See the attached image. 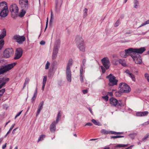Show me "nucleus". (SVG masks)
<instances>
[{
  "label": "nucleus",
  "instance_id": "1",
  "mask_svg": "<svg viewBox=\"0 0 149 149\" xmlns=\"http://www.w3.org/2000/svg\"><path fill=\"white\" fill-rule=\"evenodd\" d=\"M76 42L79 50L83 52H84L86 46L83 38L80 36H77L76 38Z\"/></svg>",
  "mask_w": 149,
  "mask_h": 149
},
{
  "label": "nucleus",
  "instance_id": "6",
  "mask_svg": "<svg viewBox=\"0 0 149 149\" xmlns=\"http://www.w3.org/2000/svg\"><path fill=\"white\" fill-rule=\"evenodd\" d=\"M106 78L108 79L109 81V86H113L114 85H116L117 84L118 80L116 79V77L113 74H111L106 77Z\"/></svg>",
  "mask_w": 149,
  "mask_h": 149
},
{
  "label": "nucleus",
  "instance_id": "62",
  "mask_svg": "<svg viewBox=\"0 0 149 149\" xmlns=\"http://www.w3.org/2000/svg\"><path fill=\"white\" fill-rule=\"evenodd\" d=\"M37 88L36 87V90H35V92L34 93V95L37 96Z\"/></svg>",
  "mask_w": 149,
  "mask_h": 149
},
{
  "label": "nucleus",
  "instance_id": "55",
  "mask_svg": "<svg viewBox=\"0 0 149 149\" xmlns=\"http://www.w3.org/2000/svg\"><path fill=\"white\" fill-rule=\"evenodd\" d=\"M88 92V90L85 89L82 90V92L84 94H85L87 93Z\"/></svg>",
  "mask_w": 149,
  "mask_h": 149
},
{
  "label": "nucleus",
  "instance_id": "2",
  "mask_svg": "<svg viewBox=\"0 0 149 149\" xmlns=\"http://www.w3.org/2000/svg\"><path fill=\"white\" fill-rule=\"evenodd\" d=\"M118 89L119 90V91L118 93H128L131 90L130 86L127 84L123 82L120 83L119 84Z\"/></svg>",
  "mask_w": 149,
  "mask_h": 149
},
{
  "label": "nucleus",
  "instance_id": "63",
  "mask_svg": "<svg viewBox=\"0 0 149 149\" xmlns=\"http://www.w3.org/2000/svg\"><path fill=\"white\" fill-rule=\"evenodd\" d=\"M108 94L110 96L112 97L113 96V94L112 92H108Z\"/></svg>",
  "mask_w": 149,
  "mask_h": 149
},
{
  "label": "nucleus",
  "instance_id": "31",
  "mask_svg": "<svg viewBox=\"0 0 149 149\" xmlns=\"http://www.w3.org/2000/svg\"><path fill=\"white\" fill-rule=\"evenodd\" d=\"M134 7L135 8H137L138 5L139 4V1L137 0H134Z\"/></svg>",
  "mask_w": 149,
  "mask_h": 149
},
{
  "label": "nucleus",
  "instance_id": "40",
  "mask_svg": "<svg viewBox=\"0 0 149 149\" xmlns=\"http://www.w3.org/2000/svg\"><path fill=\"white\" fill-rule=\"evenodd\" d=\"M136 135V133L131 134H129V136H130L131 138L132 139L134 138L135 136Z\"/></svg>",
  "mask_w": 149,
  "mask_h": 149
},
{
  "label": "nucleus",
  "instance_id": "60",
  "mask_svg": "<svg viewBox=\"0 0 149 149\" xmlns=\"http://www.w3.org/2000/svg\"><path fill=\"white\" fill-rule=\"evenodd\" d=\"M125 73H126V74H130V73L129 70L128 69L126 70L125 71Z\"/></svg>",
  "mask_w": 149,
  "mask_h": 149
},
{
  "label": "nucleus",
  "instance_id": "58",
  "mask_svg": "<svg viewBox=\"0 0 149 149\" xmlns=\"http://www.w3.org/2000/svg\"><path fill=\"white\" fill-rule=\"evenodd\" d=\"M52 17H53L52 12V11L51 13V19H50V22H49V24H51L52 22Z\"/></svg>",
  "mask_w": 149,
  "mask_h": 149
},
{
  "label": "nucleus",
  "instance_id": "11",
  "mask_svg": "<svg viewBox=\"0 0 149 149\" xmlns=\"http://www.w3.org/2000/svg\"><path fill=\"white\" fill-rule=\"evenodd\" d=\"M131 57L135 61V63L137 64H140L142 63V59L141 56L139 54L130 55Z\"/></svg>",
  "mask_w": 149,
  "mask_h": 149
},
{
  "label": "nucleus",
  "instance_id": "64",
  "mask_svg": "<svg viewBox=\"0 0 149 149\" xmlns=\"http://www.w3.org/2000/svg\"><path fill=\"white\" fill-rule=\"evenodd\" d=\"M45 84H43L42 83V90L43 91H44V88H45Z\"/></svg>",
  "mask_w": 149,
  "mask_h": 149
},
{
  "label": "nucleus",
  "instance_id": "9",
  "mask_svg": "<svg viewBox=\"0 0 149 149\" xmlns=\"http://www.w3.org/2000/svg\"><path fill=\"white\" fill-rule=\"evenodd\" d=\"M60 40H58L57 43L54 46L52 57V58L53 60L55 59L57 57L58 50V47L60 46Z\"/></svg>",
  "mask_w": 149,
  "mask_h": 149
},
{
  "label": "nucleus",
  "instance_id": "28",
  "mask_svg": "<svg viewBox=\"0 0 149 149\" xmlns=\"http://www.w3.org/2000/svg\"><path fill=\"white\" fill-rule=\"evenodd\" d=\"M149 137V134H147L144 137L141 139V142L145 141H146L147 139Z\"/></svg>",
  "mask_w": 149,
  "mask_h": 149
},
{
  "label": "nucleus",
  "instance_id": "41",
  "mask_svg": "<svg viewBox=\"0 0 149 149\" xmlns=\"http://www.w3.org/2000/svg\"><path fill=\"white\" fill-rule=\"evenodd\" d=\"M50 64V63L49 62V61H47L45 65V69H46L47 70L49 69Z\"/></svg>",
  "mask_w": 149,
  "mask_h": 149
},
{
  "label": "nucleus",
  "instance_id": "49",
  "mask_svg": "<svg viewBox=\"0 0 149 149\" xmlns=\"http://www.w3.org/2000/svg\"><path fill=\"white\" fill-rule=\"evenodd\" d=\"M141 112H138L136 113V115L137 116H142Z\"/></svg>",
  "mask_w": 149,
  "mask_h": 149
},
{
  "label": "nucleus",
  "instance_id": "61",
  "mask_svg": "<svg viewBox=\"0 0 149 149\" xmlns=\"http://www.w3.org/2000/svg\"><path fill=\"white\" fill-rule=\"evenodd\" d=\"M15 125V124H14L12 125L11 127H10V129H9L10 131H11L13 129Z\"/></svg>",
  "mask_w": 149,
  "mask_h": 149
},
{
  "label": "nucleus",
  "instance_id": "27",
  "mask_svg": "<svg viewBox=\"0 0 149 149\" xmlns=\"http://www.w3.org/2000/svg\"><path fill=\"white\" fill-rule=\"evenodd\" d=\"M91 121L95 125L98 126H101V125L100 123L97 121L95 119H93L91 120Z\"/></svg>",
  "mask_w": 149,
  "mask_h": 149
},
{
  "label": "nucleus",
  "instance_id": "18",
  "mask_svg": "<svg viewBox=\"0 0 149 149\" xmlns=\"http://www.w3.org/2000/svg\"><path fill=\"white\" fill-rule=\"evenodd\" d=\"M50 130L51 132H54L56 130V123L54 121L53 122L50 126Z\"/></svg>",
  "mask_w": 149,
  "mask_h": 149
},
{
  "label": "nucleus",
  "instance_id": "36",
  "mask_svg": "<svg viewBox=\"0 0 149 149\" xmlns=\"http://www.w3.org/2000/svg\"><path fill=\"white\" fill-rule=\"evenodd\" d=\"M149 24V20H148L146 22H144L142 23L141 25L139 27H140L141 26H144L146 24Z\"/></svg>",
  "mask_w": 149,
  "mask_h": 149
},
{
  "label": "nucleus",
  "instance_id": "21",
  "mask_svg": "<svg viewBox=\"0 0 149 149\" xmlns=\"http://www.w3.org/2000/svg\"><path fill=\"white\" fill-rule=\"evenodd\" d=\"M125 53L127 54L131 53H133V55H134V54H135L134 48H130L128 49H125Z\"/></svg>",
  "mask_w": 149,
  "mask_h": 149
},
{
  "label": "nucleus",
  "instance_id": "17",
  "mask_svg": "<svg viewBox=\"0 0 149 149\" xmlns=\"http://www.w3.org/2000/svg\"><path fill=\"white\" fill-rule=\"evenodd\" d=\"M146 50L144 47H142L140 48H134L135 54H142Z\"/></svg>",
  "mask_w": 149,
  "mask_h": 149
},
{
  "label": "nucleus",
  "instance_id": "22",
  "mask_svg": "<svg viewBox=\"0 0 149 149\" xmlns=\"http://www.w3.org/2000/svg\"><path fill=\"white\" fill-rule=\"evenodd\" d=\"M6 31L5 29H3L0 35V40L2 39L6 36Z\"/></svg>",
  "mask_w": 149,
  "mask_h": 149
},
{
  "label": "nucleus",
  "instance_id": "12",
  "mask_svg": "<svg viewBox=\"0 0 149 149\" xmlns=\"http://www.w3.org/2000/svg\"><path fill=\"white\" fill-rule=\"evenodd\" d=\"M63 0H55V10L56 13H60L61 8Z\"/></svg>",
  "mask_w": 149,
  "mask_h": 149
},
{
  "label": "nucleus",
  "instance_id": "32",
  "mask_svg": "<svg viewBox=\"0 0 149 149\" xmlns=\"http://www.w3.org/2000/svg\"><path fill=\"white\" fill-rule=\"evenodd\" d=\"M45 135L42 134L41 135L39 138H38V142H39L40 141H41L43 139V138H45Z\"/></svg>",
  "mask_w": 149,
  "mask_h": 149
},
{
  "label": "nucleus",
  "instance_id": "26",
  "mask_svg": "<svg viewBox=\"0 0 149 149\" xmlns=\"http://www.w3.org/2000/svg\"><path fill=\"white\" fill-rule=\"evenodd\" d=\"M6 6H7V3L5 2H2L0 3V9H2Z\"/></svg>",
  "mask_w": 149,
  "mask_h": 149
},
{
  "label": "nucleus",
  "instance_id": "42",
  "mask_svg": "<svg viewBox=\"0 0 149 149\" xmlns=\"http://www.w3.org/2000/svg\"><path fill=\"white\" fill-rule=\"evenodd\" d=\"M29 78H26V79H25V82L24 83L23 87H24L25 86V85L26 84H28L29 83Z\"/></svg>",
  "mask_w": 149,
  "mask_h": 149
},
{
  "label": "nucleus",
  "instance_id": "37",
  "mask_svg": "<svg viewBox=\"0 0 149 149\" xmlns=\"http://www.w3.org/2000/svg\"><path fill=\"white\" fill-rule=\"evenodd\" d=\"M44 103V101H42L38 105V108L42 109L43 108V106Z\"/></svg>",
  "mask_w": 149,
  "mask_h": 149
},
{
  "label": "nucleus",
  "instance_id": "30",
  "mask_svg": "<svg viewBox=\"0 0 149 149\" xmlns=\"http://www.w3.org/2000/svg\"><path fill=\"white\" fill-rule=\"evenodd\" d=\"M101 132L104 134H109V131H107L105 129L102 130L101 131Z\"/></svg>",
  "mask_w": 149,
  "mask_h": 149
},
{
  "label": "nucleus",
  "instance_id": "19",
  "mask_svg": "<svg viewBox=\"0 0 149 149\" xmlns=\"http://www.w3.org/2000/svg\"><path fill=\"white\" fill-rule=\"evenodd\" d=\"M67 79L68 81L71 82L72 80L71 70H66Z\"/></svg>",
  "mask_w": 149,
  "mask_h": 149
},
{
  "label": "nucleus",
  "instance_id": "47",
  "mask_svg": "<svg viewBox=\"0 0 149 149\" xmlns=\"http://www.w3.org/2000/svg\"><path fill=\"white\" fill-rule=\"evenodd\" d=\"M61 111H58V113L57 118H60L61 116Z\"/></svg>",
  "mask_w": 149,
  "mask_h": 149
},
{
  "label": "nucleus",
  "instance_id": "8",
  "mask_svg": "<svg viewBox=\"0 0 149 149\" xmlns=\"http://www.w3.org/2000/svg\"><path fill=\"white\" fill-rule=\"evenodd\" d=\"M10 10L12 13V17L14 19H16V17L13 14L14 13L16 15H18L19 9L17 6L15 4L11 5L10 7Z\"/></svg>",
  "mask_w": 149,
  "mask_h": 149
},
{
  "label": "nucleus",
  "instance_id": "45",
  "mask_svg": "<svg viewBox=\"0 0 149 149\" xmlns=\"http://www.w3.org/2000/svg\"><path fill=\"white\" fill-rule=\"evenodd\" d=\"M54 75V73L51 72H49L48 74V77L49 78H52Z\"/></svg>",
  "mask_w": 149,
  "mask_h": 149
},
{
  "label": "nucleus",
  "instance_id": "23",
  "mask_svg": "<svg viewBox=\"0 0 149 149\" xmlns=\"http://www.w3.org/2000/svg\"><path fill=\"white\" fill-rule=\"evenodd\" d=\"M128 145H125L123 144H118L116 146L114 147V148H112V149H116L117 148H120L121 147H126Z\"/></svg>",
  "mask_w": 149,
  "mask_h": 149
},
{
  "label": "nucleus",
  "instance_id": "24",
  "mask_svg": "<svg viewBox=\"0 0 149 149\" xmlns=\"http://www.w3.org/2000/svg\"><path fill=\"white\" fill-rule=\"evenodd\" d=\"M83 69L82 67L81 68L80 70V81L81 83L84 82V80L83 77Z\"/></svg>",
  "mask_w": 149,
  "mask_h": 149
},
{
  "label": "nucleus",
  "instance_id": "20",
  "mask_svg": "<svg viewBox=\"0 0 149 149\" xmlns=\"http://www.w3.org/2000/svg\"><path fill=\"white\" fill-rule=\"evenodd\" d=\"M72 60L70 59L68 62L67 65L66 67V70H71L70 67L72 66Z\"/></svg>",
  "mask_w": 149,
  "mask_h": 149
},
{
  "label": "nucleus",
  "instance_id": "56",
  "mask_svg": "<svg viewBox=\"0 0 149 149\" xmlns=\"http://www.w3.org/2000/svg\"><path fill=\"white\" fill-rule=\"evenodd\" d=\"M131 78H132V80L134 81H135L136 80V79L134 75H133V76L131 77Z\"/></svg>",
  "mask_w": 149,
  "mask_h": 149
},
{
  "label": "nucleus",
  "instance_id": "54",
  "mask_svg": "<svg viewBox=\"0 0 149 149\" xmlns=\"http://www.w3.org/2000/svg\"><path fill=\"white\" fill-rule=\"evenodd\" d=\"M22 110L21 111H20V112H19L16 115V116H15V119L17 117H18V116H19L20 114L22 112Z\"/></svg>",
  "mask_w": 149,
  "mask_h": 149
},
{
  "label": "nucleus",
  "instance_id": "51",
  "mask_svg": "<svg viewBox=\"0 0 149 149\" xmlns=\"http://www.w3.org/2000/svg\"><path fill=\"white\" fill-rule=\"evenodd\" d=\"M119 24V21L118 20L114 24V26L116 27L118 26Z\"/></svg>",
  "mask_w": 149,
  "mask_h": 149
},
{
  "label": "nucleus",
  "instance_id": "5",
  "mask_svg": "<svg viewBox=\"0 0 149 149\" xmlns=\"http://www.w3.org/2000/svg\"><path fill=\"white\" fill-rule=\"evenodd\" d=\"M110 104L112 106L118 108L123 107L124 106V104L122 102L121 100L118 101L115 98L112 97L109 99Z\"/></svg>",
  "mask_w": 149,
  "mask_h": 149
},
{
  "label": "nucleus",
  "instance_id": "46",
  "mask_svg": "<svg viewBox=\"0 0 149 149\" xmlns=\"http://www.w3.org/2000/svg\"><path fill=\"white\" fill-rule=\"evenodd\" d=\"M4 40H0V45L1 46V47H3V46L4 45Z\"/></svg>",
  "mask_w": 149,
  "mask_h": 149
},
{
  "label": "nucleus",
  "instance_id": "29",
  "mask_svg": "<svg viewBox=\"0 0 149 149\" xmlns=\"http://www.w3.org/2000/svg\"><path fill=\"white\" fill-rule=\"evenodd\" d=\"M88 9L85 8L83 10V17L85 18L87 15Z\"/></svg>",
  "mask_w": 149,
  "mask_h": 149
},
{
  "label": "nucleus",
  "instance_id": "10",
  "mask_svg": "<svg viewBox=\"0 0 149 149\" xmlns=\"http://www.w3.org/2000/svg\"><path fill=\"white\" fill-rule=\"evenodd\" d=\"M14 51L12 48H8L6 49L3 52V56L6 58H8L12 56Z\"/></svg>",
  "mask_w": 149,
  "mask_h": 149
},
{
  "label": "nucleus",
  "instance_id": "33",
  "mask_svg": "<svg viewBox=\"0 0 149 149\" xmlns=\"http://www.w3.org/2000/svg\"><path fill=\"white\" fill-rule=\"evenodd\" d=\"M124 136H123L120 135H117L116 136H111L110 138L111 139H116L117 138L124 137Z\"/></svg>",
  "mask_w": 149,
  "mask_h": 149
},
{
  "label": "nucleus",
  "instance_id": "50",
  "mask_svg": "<svg viewBox=\"0 0 149 149\" xmlns=\"http://www.w3.org/2000/svg\"><path fill=\"white\" fill-rule=\"evenodd\" d=\"M117 132H114L113 131H109V134H111L117 135Z\"/></svg>",
  "mask_w": 149,
  "mask_h": 149
},
{
  "label": "nucleus",
  "instance_id": "57",
  "mask_svg": "<svg viewBox=\"0 0 149 149\" xmlns=\"http://www.w3.org/2000/svg\"><path fill=\"white\" fill-rule=\"evenodd\" d=\"M93 125V124L91 123H86L85 125V126H91Z\"/></svg>",
  "mask_w": 149,
  "mask_h": 149
},
{
  "label": "nucleus",
  "instance_id": "48",
  "mask_svg": "<svg viewBox=\"0 0 149 149\" xmlns=\"http://www.w3.org/2000/svg\"><path fill=\"white\" fill-rule=\"evenodd\" d=\"M145 77L147 79V81L149 82V75L148 74H145Z\"/></svg>",
  "mask_w": 149,
  "mask_h": 149
},
{
  "label": "nucleus",
  "instance_id": "44",
  "mask_svg": "<svg viewBox=\"0 0 149 149\" xmlns=\"http://www.w3.org/2000/svg\"><path fill=\"white\" fill-rule=\"evenodd\" d=\"M102 98L104 99L106 101H107L108 100L109 97L107 95L102 96Z\"/></svg>",
  "mask_w": 149,
  "mask_h": 149
},
{
  "label": "nucleus",
  "instance_id": "53",
  "mask_svg": "<svg viewBox=\"0 0 149 149\" xmlns=\"http://www.w3.org/2000/svg\"><path fill=\"white\" fill-rule=\"evenodd\" d=\"M42 109H40L39 108H38V109L37 111V113H36V116H38V115L39 114V113H40V111H41V110Z\"/></svg>",
  "mask_w": 149,
  "mask_h": 149
},
{
  "label": "nucleus",
  "instance_id": "34",
  "mask_svg": "<svg viewBox=\"0 0 149 149\" xmlns=\"http://www.w3.org/2000/svg\"><path fill=\"white\" fill-rule=\"evenodd\" d=\"M86 62V60L85 59H83L82 61L83 65L81 66V68H81L82 67L83 70L84 67L85 66V64Z\"/></svg>",
  "mask_w": 149,
  "mask_h": 149
},
{
  "label": "nucleus",
  "instance_id": "13",
  "mask_svg": "<svg viewBox=\"0 0 149 149\" xmlns=\"http://www.w3.org/2000/svg\"><path fill=\"white\" fill-rule=\"evenodd\" d=\"M23 53V51L21 48H17L15 51L14 59L16 60L20 58L22 55Z\"/></svg>",
  "mask_w": 149,
  "mask_h": 149
},
{
  "label": "nucleus",
  "instance_id": "3",
  "mask_svg": "<svg viewBox=\"0 0 149 149\" xmlns=\"http://www.w3.org/2000/svg\"><path fill=\"white\" fill-rule=\"evenodd\" d=\"M101 62L103 65L100 66L102 70V73H104L105 72V69L107 70L109 68L110 63V61L107 57H104L101 60Z\"/></svg>",
  "mask_w": 149,
  "mask_h": 149
},
{
  "label": "nucleus",
  "instance_id": "4",
  "mask_svg": "<svg viewBox=\"0 0 149 149\" xmlns=\"http://www.w3.org/2000/svg\"><path fill=\"white\" fill-rule=\"evenodd\" d=\"M14 63L6 65H2L0 66V75L4 74L12 69L16 64Z\"/></svg>",
  "mask_w": 149,
  "mask_h": 149
},
{
  "label": "nucleus",
  "instance_id": "15",
  "mask_svg": "<svg viewBox=\"0 0 149 149\" xmlns=\"http://www.w3.org/2000/svg\"><path fill=\"white\" fill-rule=\"evenodd\" d=\"M19 4L22 9H27L29 7L28 0H19Z\"/></svg>",
  "mask_w": 149,
  "mask_h": 149
},
{
  "label": "nucleus",
  "instance_id": "52",
  "mask_svg": "<svg viewBox=\"0 0 149 149\" xmlns=\"http://www.w3.org/2000/svg\"><path fill=\"white\" fill-rule=\"evenodd\" d=\"M37 96L33 95V97L32 99V102H33L36 99V98Z\"/></svg>",
  "mask_w": 149,
  "mask_h": 149
},
{
  "label": "nucleus",
  "instance_id": "25",
  "mask_svg": "<svg viewBox=\"0 0 149 149\" xmlns=\"http://www.w3.org/2000/svg\"><path fill=\"white\" fill-rule=\"evenodd\" d=\"M27 9H22L21 10V11L20 12L19 15V16L22 17H23L25 14L26 13V10Z\"/></svg>",
  "mask_w": 149,
  "mask_h": 149
},
{
  "label": "nucleus",
  "instance_id": "38",
  "mask_svg": "<svg viewBox=\"0 0 149 149\" xmlns=\"http://www.w3.org/2000/svg\"><path fill=\"white\" fill-rule=\"evenodd\" d=\"M141 112L142 116H146L148 113V111H145Z\"/></svg>",
  "mask_w": 149,
  "mask_h": 149
},
{
  "label": "nucleus",
  "instance_id": "39",
  "mask_svg": "<svg viewBox=\"0 0 149 149\" xmlns=\"http://www.w3.org/2000/svg\"><path fill=\"white\" fill-rule=\"evenodd\" d=\"M47 80V76H45L43 77L42 83L46 84Z\"/></svg>",
  "mask_w": 149,
  "mask_h": 149
},
{
  "label": "nucleus",
  "instance_id": "14",
  "mask_svg": "<svg viewBox=\"0 0 149 149\" xmlns=\"http://www.w3.org/2000/svg\"><path fill=\"white\" fill-rule=\"evenodd\" d=\"M9 11L7 6H6L2 9H0V16L1 17H5L8 14Z\"/></svg>",
  "mask_w": 149,
  "mask_h": 149
},
{
  "label": "nucleus",
  "instance_id": "7",
  "mask_svg": "<svg viewBox=\"0 0 149 149\" xmlns=\"http://www.w3.org/2000/svg\"><path fill=\"white\" fill-rule=\"evenodd\" d=\"M13 39L19 44L21 45L23 44L26 39L24 36H20L18 35H16L13 36Z\"/></svg>",
  "mask_w": 149,
  "mask_h": 149
},
{
  "label": "nucleus",
  "instance_id": "16",
  "mask_svg": "<svg viewBox=\"0 0 149 149\" xmlns=\"http://www.w3.org/2000/svg\"><path fill=\"white\" fill-rule=\"evenodd\" d=\"M9 78L0 76V89L9 81Z\"/></svg>",
  "mask_w": 149,
  "mask_h": 149
},
{
  "label": "nucleus",
  "instance_id": "35",
  "mask_svg": "<svg viewBox=\"0 0 149 149\" xmlns=\"http://www.w3.org/2000/svg\"><path fill=\"white\" fill-rule=\"evenodd\" d=\"M119 63L121 64L123 66H125V62L124 60L120 59L119 60Z\"/></svg>",
  "mask_w": 149,
  "mask_h": 149
},
{
  "label": "nucleus",
  "instance_id": "43",
  "mask_svg": "<svg viewBox=\"0 0 149 149\" xmlns=\"http://www.w3.org/2000/svg\"><path fill=\"white\" fill-rule=\"evenodd\" d=\"M5 88H3L0 90V94L1 96H2V95H3V93L5 92Z\"/></svg>",
  "mask_w": 149,
  "mask_h": 149
},
{
  "label": "nucleus",
  "instance_id": "59",
  "mask_svg": "<svg viewBox=\"0 0 149 149\" xmlns=\"http://www.w3.org/2000/svg\"><path fill=\"white\" fill-rule=\"evenodd\" d=\"M45 41L42 40L40 42V44L42 45H44L45 44Z\"/></svg>",
  "mask_w": 149,
  "mask_h": 149
}]
</instances>
